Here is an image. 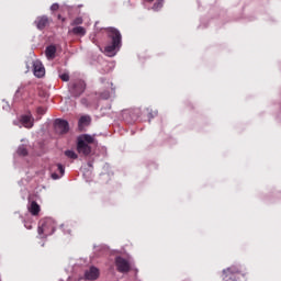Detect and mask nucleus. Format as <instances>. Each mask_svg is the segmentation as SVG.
Masks as SVG:
<instances>
[{
  "label": "nucleus",
  "mask_w": 281,
  "mask_h": 281,
  "mask_svg": "<svg viewBox=\"0 0 281 281\" xmlns=\"http://www.w3.org/2000/svg\"><path fill=\"white\" fill-rule=\"evenodd\" d=\"M108 32L109 38H111L112 42L105 46L104 54L105 56L113 58V56H116V54L120 52V48L122 47V33L113 27L108 29Z\"/></svg>",
  "instance_id": "f257e3e1"
},
{
  "label": "nucleus",
  "mask_w": 281,
  "mask_h": 281,
  "mask_svg": "<svg viewBox=\"0 0 281 281\" xmlns=\"http://www.w3.org/2000/svg\"><path fill=\"white\" fill-rule=\"evenodd\" d=\"M56 232V222L52 217L44 218L40 222L37 233L41 238H47Z\"/></svg>",
  "instance_id": "f03ea898"
},
{
  "label": "nucleus",
  "mask_w": 281,
  "mask_h": 281,
  "mask_svg": "<svg viewBox=\"0 0 281 281\" xmlns=\"http://www.w3.org/2000/svg\"><path fill=\"white\" fill-rule=\"evenodd\" d=\"M87 85L82 80H77L75 82L69 83L68 89L69 93L74 95L75 98H78L79 95H82L85 93Z\"/></svg>",
  "instance_id": "7ed1b4c3"
},
{
  "label": "nucleus",
  "mask_w": 281,
  "mask_h": 281,
  "mask_svg": "<svg viewBox=\"0 0 281 281\" xmlns=\"http://www.w3.org/2000/svg\"><path fill=\"white\" fill-rule=\"evenodd\" d=\"M14 126H19L22 128H32L34 126V116H32V113L23 114L20 116L18 121H13Z\"/></svg>",
  "instance_id": "20e7f679"
},
{
  "label": "nucleus",
  "mask_w": 281,
  "mask_h": 281,
  "mask_svg": "<svg viewBox=\"0 0 281 281\" xmlns=\"http://www.w3.org/2000/svg\"><path fill=\"white\" fill-rule=\"evenodd\" d=\"M115 266L120 273H128L131 271V263L122 257L115 258Z\"/></svg>",
  "instance_id": "39448f33"
},
{
  "label": "nucleus",
  "mask_w": 281,
  "mask_h": 281,
  "mask_svg": "<svg viewBox=\"0 0 281 281\" xmlns=\"http://www.w3.org/2000/svg\"><path fill=\"white\" fill-rule=\"evenodd\" d=\"M55 131L59 135H65V133H69V122L66 120L57 119L55 121Z\"/></svg>",
  "instance_id": "423d86ee"
},
{
  "label": "nucleus",
  "mask_w": 281,
  "mask_h": 281,
  "mask_svg": "<svg viewBox=\"0 0 281 281\" xmlns=\"http://www.w3.org/2000/svg\"><path fill=\"white\" fill-rule=\"evenodd\" d=\"M98 278H100V269L95 268L94 266L85 271L86 280L95 281Z\"/></svg>",
  "instance_id": "0eeeda50"
},
{
  "label": "nucleus",
  "mask_w": 281,
  "mask_h": 281,
  "mask_svg": "<svg viewBox=\"0 0 281 281\" xmlns=\"http://www.w3.org/2000/svg\"><path fill=\"white\" fill-rule=\"evenodd\" d=\"M33 74L36 78H43L45 76V67L41 60L33 61Z\"/></svg>",
  "instance_id": "6e6552de"
},
{
  "label": "nucleus",
  "mask_w": 281,
  "mask_h": 281,
  "mask_svg": "<svg viewBox=\"0 0 281 281\" xmlns=\"http://www.w3.org/2000/svg\"><path fill=\"white\" fill-rule=\"evenodd\" d=\"M77 150L81 155H91V146L87 145V143H82L78 140Z\"/></svg>",
  "instance_id": "1a4fd4ad"
},
{
  "label": "nucleus",
  "mask_w": 281,
  "mask_h": 281,
  "mask_svg": "<svg viewBox=\"0 0 281 281\" xmlns=\"http://www.w3.org/2000/svg\"><path fill=\"white\" fill-rule=\"evenodd\" d=\"M48 24H49V19H47V16H45V15L38 16L35 20V25H36L37 30H45V27H47Z\"/></svg>",
  "instance_id": "9d476101"
},
{
  "label": "nucleus",
  "mask_w": 281,
  "mask_h": 281,
  "mask_svg": "<svg viewBox=\"0 0 281 281\" xmlns=\"http://www.w3.org/2000/svg\"><path fill=\"white\" fill-rule=\"evenodd\" d=\"M27 210L32 216H38V212H41V205H38L36 201H31L29 202Z\"/></svg>",
  "instance_id": "9b49d317"
},
{
  "label": "nucleus",
  "mask_w": 281,
  "mask_h": 281,
  "mask_svg": "<svg viewBox=\"0 0 281 281\" xmlns=\"http://www.w3.org/2000/svg\"><path fill=\"white\" fill-rule=\"evenodd\" d=\"M46 58L48 60H54L56 58V46L49 45L45 50Z\"/></svg>",
  "instance_id": "f8f14e48"
},
{
  "label": "nucleus",
  "mask_w": 281,
  "mask_h": 281,
  "mask_svg": "<svg viewBox=\"0 0 281 281\" xmlns=\"http://www.w3.org/2000/svg\"><path fill=\"white\" fill-rule=\"evenodd\" d=\"M89 124H91V116L83 115L79 119L78 126L80 131H82L85 126H89Z\"/></svg>",
  "instance_id": "ddd939ff"
},
{
  "label": "nucleus",
  "mask_w": 281,
  "mask_h": 281,
  "mask_svg": "<svg viewBox=\"0 0 281 281\" xmlns=\"http://www.w3.org/2000/svg\"><path fill=\"white\" fill-rule=\"evenodd\" d=\"M78 142L89 145L93 144V142H95V138L89 134H82L78 137Z\"/></svg>",
  "instance_id": "4468645a"
},
{
  "label": "nucleus",
  "mask_w": 281,
  "mask_h": 281,
  "mask_svg": "<svg viewBox=\"0 0 281 281\" xmlns=\"http://www.w3.org/2000/svg\"><path fill=\"white\" fill-rule=\"evenodd\" d=\"M57 170H58L59 173L58 172H53L50 175L52 179H54L55 181L60 179L63 177V175H65V167H63V165L58 164L57 165Z\"/></svg>",
  "instance_id": "2eb2a0df"
},
{
  "label": "nucleus",
  "mask_w": 281,
  "mask_h": 281,
  "mask_svg": "<svg viewBox=\"0 0 281 281\" xmlns=\"http://www.w3.org/2000/svg\"><path fill=\"white\" fill-rule=\"evenodd\" d=\"M70 32L77 36H85L87 34V30L83 26H76Z\"/></svg>",
  "instance_id": "dca6fc26"
},
{
  "label": "nucleus",
  "mask_w": 281,
  "mask_h": 281,
  "mask_svg": "<svg viewBox=\"0 0 281 281\" xmlns=\"http://www.w3.org/2000/svg\"><path fill=\"white\" fill-rule=\"evenodd\" d=\"M164 8V0H157L153 7L154 12H159Z\"/></svg>",
  "instance_id": "f3484780"
},
{
  "label": "nucleus",
  "mask_w": 281,
  "mask_h": 281,
  "mask_svg": "<svg viewBox=\"0 0 281 281\" xmlns=\"http://www.w3.org/2000/svg\"><path fill=\"white\" fill-rule=\"evenodd\" d=\"M65 155L68 159H78V154L74 150H66Z\"/></svg>",
  "instance_id": "a211bd4d"
},
{
  "label": "nucleus",
  "mask_w": 281,
  "mask_h": 281,
  "mask_svg": "<svg viewBox=\"0 0 281 281\" xmlns=\"http://www.w3.org/2000/svg\"><path fill=\"white\" fill-rule=\"evenodd\" d=\"M223 273L227 278V276H229V273H238V269L235 267H231V268L223 270Z\"/></svg>",
  "instance_id": "6ab92c4d"
},
{
  "label": "nucleus",
  "mask_w": 281,
  "mask_h": 281,
  "mask_svg": "<svg viewBox=\"0 0 281 281\" xmlns=\"http://www.w3.org/2000/svg\"><path fill=\"white\" fill-rule=\"evenodd\" d=\"M18 155H22V157H25V155H27V148H25V146H20L18 148Z\"/></svg>",
  "instance_id": "aec40b11"
},
{
  "label": "nucleus",
  "mask_w": 281,
  "mask_h": 281,
  "mask_svg": "<svg viewBox=\"0 0 281 281\" xmlns=\"http://www.w3.org/2000/svg\"><path fill=\"white\" fill-rule=\"evenodd\" d=\"M59 78L64 81V82H69V72H64L59 75Z\"/></svg>",
  "instance_id": "412c9836"
},
{
  "label": "nucleus",
  "mask_w": 281,
  "mask_h": 281,
  "mask_svg": "<svg viewBox=\"0 0 281 281\" xmlns=\"http://www.w3.org/2000/svg\"><path fill=\"white\" fill-rule=\"evenodd\" d=\"M71 25H82V18H76L72 22Z\"/></svg>",
  "instance_id": "4be33fe9"
},
{
  "label": "nucleus",
  "mask_w": 281,
  "mask_h": 281,
  "mask_svg": "<svg viewBox=\"0 0 281 281\" xmlns=\"http://www.w3.org/2000/svg\"><path fill=\"white\" fill-rule=\"evenodd\" d=\"M101 98L103 100H109V98H111V95L109 94V92H103V93H101Z\"/></svg>",
  "instance_id": "5701e85b"
},
{
  "label": "nucleus",
  "mask_w": 281,
  "mask_h": 281,
  "mask_svg": "<svg viewBox=\"0 0 281 281\" xmlns=\"http://www.w3.org/2000/svg\"><path fill=\"white\" fill-rule=\"evenodd\" d=\"M58 8H59L58 3H54L53 5H50L52 12H56V10H58Z\"/></svg>",
  "instance_id": "b1692460"
},
{
  "label": "nucleus",
  "mask_w": 281,
  "mask_h": 281,
  "mask_svg": "<svg viewBox=\"0 0 281 281\" xmlns=\"http://www.w3.org/2000/svg\"><path fill=\"white\" fill-rule=\"evenodd\" d=\"M38 115H45V109L44 108H37Z\"/></svg>",
  "instance_id": "393cba45"
},
{
  "label": "nucleus",
  "mask_w": 281,
  "mask_h": 281,
  "mask_svg": "<svg viewBox=\"0 0 281 281\" xmlns=\"http://www.w3.org/2000/svg\"><path fill=\"white\" fill-rule=\"evenodd\" d=\"M65 234H71V228H69V225H66L64 228Z\"/></svg>",
  "instance_id": "a878e982"
},
{
  "label": "nucleus",
  "mask_w": 281,
  "mask_h": 281,
  "mask_svg": "<svg viewBox=\"0 0 281 281\" xmlns=\"http://www.w3.org/2000/svg\"><path fill=\"white\" fill-rule=\"evenodd\" d=\"M24 227H26V229H32V225H27V224H24Z\"/></svg>",
  "instance_id": "bb28decb"
},
{
  "label": "nucleus",
  "mask_w": 281,
  "mask_h": 281,
  "mask_svg": "<svg viewBox=\"0 0 281 281\" xmlns=\"http://www.w3.org/2000/svg\"><path fill=\"white\" fill-rule=\"evenodd\" d=\"M81 103H82V104H87V99H82V100H81Z\"/></svg>",
  "instance_id": "cd10ccee"
},
{
  "label": "nucleus",
  "mask_w": 281,
  "mask_h": 281,
  "mask_svg": "<svg viewBox=\"0 0 281 281\" xmlns=\"http://www.w3.org/2000/svg\"><path fill=\"white\" fill-rule=\"evenodd\" d=\"M147 3H153L154 0H145Z\"/></svg>",
  "instance_id": "c85d7f7f"
},
{
  "label": "nucleus",
  "mask_w": 281,
  "mask_h": 281,
  "mask_svg": "<svg viewBox=\"0 0 281 281\" xmlns=\"http://www.w3.org/2000/svg\"><path fill=\"white\" fill-rule=\"evenodd\" d=\"M153 119V113H149V120Z\"/></svg>",
  "instance_id": "c756f323"
},
{
  "label": "nucleus",
  "mask_w": 281,
  "mask_h": 281,
  "mask_svg": "<svg viewBox=\"0 0 281 281\" xmlns=\"http://www.w3.org/2000/svg\"><path fill=\"white\" fill-rule=\"evenodd\" d=\"M154 115H157V112H155Z\"/></svg>",
  "instance_id": "7c9ffc66"
}]
</instances>
